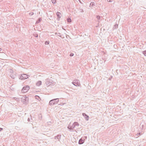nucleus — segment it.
<instances>
[{
    "mask_svg": "<svg viewBox=\"0 0 146 146\" xmlns=\"http://www.w3.org/2000/svg\"><path fill=\"white\" fill-rule=\"evenodd\" d=\"M67 20L68 22L70 23L71 21V19L70 18H67Z\"/></svg>",
    "mask_w": 146,
    "mask_h": 146,
    "instance_id": "11",
    "label": "nucleus"
},
{
    "mask_svg": "<svg viewBox=\"0 0 146 146\" xmlns=\"http://www.w3.org/2000/svg\"><path fill=\"white\" fill-rule=\"evenodd\" d=\"M53 100H51V101H50L49 102V104H53Z\"/></svg>",
    "mask_w": 146,
    "mask_h": 146,
    "instance_id": "15",
    "label": "nucleus"
},
{
    "mask_svg": "<svg viewBox=\"0 0 146 146\" xmlns=\"http://www.w3.org/2000/svg\"><path fill=\"white\" fill-rule=\"evenodd\" d=\"M113 0H107V1L108 2H112Z\"/></svg>",
    "mask_w": 146,
    "mask_h": 146,
    "instance_id": "18",
    "label": "nucleus"
},
{
    "mask_svg": "<svg viewBox=\"0 0 146 146\" xmlns=\"http://www.w3.org/2000/svg\"><path fill=\"white\" fill-rule=\"evenodd\" d=\"M100 16H99V15L97 16V17H96V18L98 20L100 19Z\"/></svg>",
    "mask_w": 146,
    "mask_h": 146,
    "instance_id": "16",
    "label": "nucleus"
},
{
    "mask_svg": "<svg viewBox=\"0 0 146 146\" xmlns=\"http://www.w3.org/2000/svg\"><path fill=\"white\" fill-rule=\"evenodd\" d=\"M35 98L36 99L38 100H41L39 97L38 96H35Z\"/></svg>",
    "mask_w": 146,
    "mask_h": 146,
    "instance_id": "10",
    "label": "nucleus"
},
{
    "mask_svg": "<svg viewBox=\"0 0 146 146\" xmlns=\"http://www.w3.org/2000/svg\"><path fill=\"white\" fill-rule=\"evenodd\" d=\"M37 36V37H38V35L37 36Z\"/></svg>",
    "mask_w": 146,
    "mask_h": 146,
    "instance_id": "22",
    "label": "nucleus"
},
{
    "mask_svg": "<svg viewBox=\"0 0 146 146\" xmlns=\"http://www.w3.org/2000/svg\"><path fill=\"white\" fill-rule=\"evenodd\" d=\"M79 10L80 12L82 13L84 12L83 9L81 8H80Z\"/></svg>",
    "mask_w": 146,
    "mask_h": 146,
    "instance_id": "12",
    "label": "nucleus"
},
{
    "mask_svg": "<svg viewBox=\"0 0 146 146\" xmlns=\"http://www.w3.org/2000/svg\"><path fill=\"white\" fill-rule=\"evenodd\" d=\"M56 15L58 17V18H57V20H59L60 18L62 16V15L60 12H57L56 13Z\"/></svg>",
    "mask_w": 146,
    "mask_h": 146,
    "instance_id": "4",
    "label": "nucleus"
},
{
    "mask_svg": "<svg viewBox=\"0 0 146 146\" xmlns=\"http://www.w3.org/2000/svg\"><path fill=\"white\" fill-rule=\"evenodd\" d=\"M73 55V54L72 53L70 54V56H72Z\"/></svg>",
    "mask_w": 146,
    "mask_h": 146,
    "instance_id": "20",
    "label": "nucleus"
},
{
    "mask_svg": "<svg viewBox=\"0 0 146 146\" xmlns=\"http://www.w3.org/2000/svg\"><path fill=\"white\" fill-rule=\"evenodd\" d=\"M22 101L23 103L24 104L28 102L29 101V98L28 97H22Z\"/></svg>",
    "mask_w": 146,
    "mask_h": 146,
    "instance_id": "3",
    "label": "nucleus"
},
{
    "mask_svg": "<svg viewBox=\"0 0 146 146\" xmlns=\"http://www.w3.org/2000/svg\"><path fill=\"white\" fill-rule=\"evenodd\" d=\"M84 142V140L82 139H80L79 141V143L80 144H82V143H83Z\"/></svg>",
    "mask_w": 146,
    "mask_h": 146,
    "instance_id": "8",
    "label": "nucleus"
},
{
    "mask_svg": "<svg viewBox=\"0 0 146 146\" xmlns=\"http://www.w3.org/2000/svg\"><path fill=\"white\" fill-rule=\"evenodd\" d=\"M29 76L25 74H23L21 75V76L19 77V78L21 80L25 79L27 78H28Z\"/></svg>",
    "mask_w": 146,
    "mask_h": 146,
    "instance_id": "2",
    "label": "nucleus"
},
{
    "mask_svg": "<svg viewBox=\"0 0 146 146\" xmlns=\"http://www.w3.org/2000/svg\"><path fill=\"white\" fill-rule=\"evenodd\" d=\"M29 86L28 85H27L23 88L22 90V92L23 93H25L29 91Z\"/></svg>",
    "mask_w": 146,
    "mask_h": 146,
    "instance_id": "1",
    "label": "nucleus"
},
{
    "mask_svg": "<svg viewBox=\"0 0 146 146\" xmlns=\"http://www.w3.org/2000/svg\"><path fill=\"white\" fill-rule=\"evenodd\" d=\"M95 3L94 2H92L90 3V7H91L92 6H93L94 5H95Z\"/></svg>",
    "mask_w": 146,
    "mask_h": 146,
    "instance_id": "7",
    "label": "nucleus"
},
{
    "mask_svg": "<svg viewBox=\"0 0 146 146\" xmlns=\"http://www.w3.org/2000/svg\"><path fill=\"white\" fill-rule=\"evenodd\" d=\"M2 130V128H0V131H1Z\"/></svg>",
    "mask_w": 146,
    "mask_h": 146,
    "instance_id": "21",
    "label": "nucleus"
},
{
    "mask_svg": "<svg viewBox=\"0 0 146 146\" xmlns=\"http://www.w3.org/2000/svg\"><path fill=\"white\" fill-rule=\"evenodd\" d=\"M79 125L78 122H74L73 124V127H74L76 126H78Z\"/></svg>",
    "mask_w": 146,
    "mask_h": 146,
    "instance_id": "6",
    "label": "nucleus"
},
{
    "mask_svg": "<svg viewBox=\"0 0 146 146\" xmlns=\"http://www.w3.org/2000/svg\"><path fill=\"white\" fill-rule=\"evenodd\" d=\"M49 42H48V41H46L45 42V44L46 45V44H49Z\"/></svg>",
    "mask_w": 146,
    "mask_h": 146,
    "instance_id": "17",
    "label": "nucleus"
},
{
    "mask_svg": "<svg viewBox=\"0 0 146 146\" xmlns=\"http://www.w3.org/2000/svg\"><path fill=\"white\" fill-rule=\"evenodd\" d=\"M41 20L42 19L41 18H39L37 21L36 22V24H38L40 22Z\"/></svg>",
    "mask_w": 146,
    "mask_h": 146,
    "instance_id": "9",
    "label": "nucleus"
},
{
    "mask_svg": "<svg viewBox=\"0 0 146 146\" xmlns=\"http://www.w3.org/2000/svg\"><path fill=\"white\" fill-rule=\"evenodd\" d=\"M118 24H115L114 25L113 28L112 29L113 30H114L115 29H117L118 27Z\"/></svg>",
    "mask_w": 146,
    "mask_h": 146,
    "instance_id": "5",
    "label": "nucleus"
},
{
    "mask_svg": "<svg viewBox=\"0 0 146 146\" xmlns=\"http://www.w3.org/2000/svg\"><path fill=\"white\" fill-rule=\"evenodd\" d=\"M78 1H79V2L81 3V4H83V3H82L81 1L80 0H78Z\"/></svg>",
    "mask_w": 146,
    "mask_h": 146,
    "instance_id": "19",
    "label": "nucleus"
},
{
    "mask_svg": "<svg viewBox=\"0 0 146 146\" xmlns=\"http://www.w3.org/2000/svg\"><path fill=\"white\" fill-rule=\"evenodd\" d=\"M41 82H38L37 83V85H41Z\"/></svg>",
    "mask_w": 146,
    "mask_h": 146,
    "instance_id": "13",
    "label": "nucleus"
},
{
    "mask_svg": "<svg viewBox=\"0 0 146 146\" xmlns=\"http://www.w3.org/2000/svg\"><path fill=\"white\" fill-rule=\"evenodd\" d=\"M52 3L53 4H55L56 3V0H51Z\"/></svg>",
    "mask_w": 146,
    "mask_h": 146,
    "instance_id": "14",
    "label": "nucleus"
}]
</instances>
